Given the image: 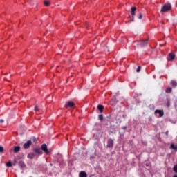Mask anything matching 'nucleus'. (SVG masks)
Returning <instances> with one entry per match:
<instances>
[{
  "label": "nucleus",
  "instance_id": "a878e982",
  "mask_svg": "<svg viewBox=\"0 0 177 177\" xmlns=\"http://www.w3.org/2000/svg\"><path fill=\"white\" fill-rule=\"evenodd\" d=\"M167 107H169V106H170V103H169V102H167Z\"/></svg>",
  "mask_w": 177,
  "mask_h": 177
},
{
  "label": "nucleus",
  "instance_id": "20e7f679",
  "mask_svg": "<svg viewBox=\"0 0 177 177\" xmlns=\"http://www.w3.org/2000/svg\"><path fill=\"white\" fill-rule=\"evenodd\" d=\"M106 147H108L109 149H113V147H114V140H113V139H108Z\"/></svg>",
  "mask_w": 177,
  "mask_h": 177
},
{
  "label": "nucleus",
  "instance_id": "f8f14e48",
  "mask_svg": "<svg viewBox=\"0 0 177 177\" xmlns=\"http://www.w3.org/2000/svg\"><path fill=\"white\" fill-rule=\"evenodd\" d=\"M97 109H98L100 113H102L103 111V110H104V106H103V105L99 104L97 106Z\"/></svg>",
  "mask_w": 177,
  "mask_h": 177
},
{
  "label": "nucleus",
  "instance_id": "bb28decb",
  "mask_svg": "<svg viewBox=\"0 0 177 177\" xmlns=\"http://www.w3.org/2000/svg\"><path fill=\"white\" fill-rule=\"evenodd\" d=\"M3 121H4L3 119H1V120H0L1 124L3 123Z\"/></svg>",
  "mask_w": 177,
  "mask_h": 177
},
{
  "label": "nucleus",
  "instance_id": "aec40b11",
  "mask_svg": "<svg viewBox=\"0 0 177 177\" xmlns=\"http://www.w3.org/2000/svg\"><path fill=\"white\" fill-rule=\"evenodd\" d=\"M6 167H8V168H10L12 167V162H8L6 163Z\"/></svg>",
  "mask_w": 177,
  "mask_h": 177
},
{
  "label": "nucleus",
  "instance_id": "5701e85b",
  "mask_svg": "<svg viewBox=\"0 0 177 177\" xmlns=\"http://www.w3.org/2000/svg\"><path fill=\"white\" fill-rule=\"evenodd\" d=\"M142 17H143V15H142V13H140V14H139V16H138V19H139L140 20H142Z\"/></svg>",
  "mask_w": 177,
  "mask_h": 177
},
{
  "label": "nucleus",
  "instance_id": "0eeeda50",
  "mask_svg": "<svg viewBox=\"0 0 177 177\" xmlns=\"http://www.w3.org/2000/svg\"><path fill=\"white\" fill-rule=\"evenodd\" d=\"M149 42V39L142 40L140 43V46L141 48H145V46H147V44Z\"/></svg>",
  "mask_w": 177,
  "mask_h": 177
},
{
  "label": "nucleus",
  "instance_id": "393cba45",
  "mask_svg": "<svg viewBox=\"0 0 177 177\" xmlns=\"http://www.w3.org/2000/svg\"><path fill=\"white\" fill-rule=\"evenodd\" d=\"M3 147L0 146V153H3Z\"/></svg>",
  "mask_w": 177,
  "mask_h": 177
},
{
  "label": "nucleus",
  "instance_id": "7ed1b4c3",
  "mask_svg": "<svg viewBox=\"0 0 177 177\" xmlns=\"http://www.w3.org/2000/svg\"><path fill=\"white\" fill-rule=\"evenodd\" d=\"M136 12V7L133 6L131 8V15L132 16V20L129 21V23H132L133 19H135V12Z\"/></svg>",
  "mask_w": 177,
  "mask_h": 177
},
{
  "label": "nucleus",
  "instance_id": "a211bd4d",
  "mask_svg": "<svg viewBox=\"0 0 177 177\" xmlns=\"http://www.w3.org/2000/svg\"><path fill=\"white\" fill-rule=\"evenodd\" d=\"M44 5H45V6H49V5H50V2H49V1H48V0H45Z\"/></svg>",
  "mask_w": 177,
  "mask_h": 177
},
{
  "label": "nucleus",
  "instance_id": "f3484780",
  "mask_svg": "<svg viewBox=\"0 0 177 177\" xmlns=\"http://www.w3.org/2000/svg\"><path fill=\"white\" fill-rule=\"evenodd\" d=\"M166 93H171V92H172V88L169 87L166 89L165 91Z\"/></svg>",
  "mask_w": 177,
  "mask_h": 177
},
{
  "label": "nucleus",
  "instance_id": "2eb2a0df",
  "mask_svg": "<svg viewBox=\"0 0 177 177\" xmlns=\"http://www.w3.org/2000/svg\"><path fill=\"white\" fill-rule=\"evenodd\" d=\"M170 148L173 150H177V145H175V144H171Z\"/></svg>",
  "mask_w": 177,
  "mask_h": 177
},
{
  "label": "nucleus",
  "instance_id": "ddd939ff",
  "mask_svg": "<svg viewBox=\"0 0 177 177\" xmlns=\"http://www.w3.org/2000/svg\"><path fill=\"white\" fill-rule=\"evenodd\" d=\"M20 151V146H16L14 147V153H19Z\"/></svg>",
  "mask_w": 177,
  "mask_h": 177
},
{
  "label": "nucleus",
  "instance_id": "c756f323",
  "mask_svg": "<svg viewBox=\"0 0 177 177\" xmlns=\"http://www.w3.org/2000/svg\"><path fill=\"white\" fill-rule=\"evenodd\" d=\"M173 177H177V174L174 175Z\"/></svg>",
  "mask_w": 177,
  "mask_h": 177
},
{
  "label": "nucleus",
  "instance_id": "423d86ee",
  "mask_svg": "<svg viewBox=\"0 0 177 177\" xmlns=\"http://www.w3.org/2000/svg\"><path fill=\"white\" fill-rule=\"evenodd\" d=\"M41 150L46 153V154H49V150H48V146L46 144H43L41 145Z\"/></svg>",
  "mask_w": 177,
  "mask_h": 177
},
{
  "label": "nucleus",
  "instance_id": "f03ea898",
  "mask_svg": "<svg viewBox=\"0 0 177 177\" xmlns=\"http://www.w3.org/2000/svg\"><path fill=\"white\" fill-rule=\"evenodd\" d=\"M172 9V6L171 3H167L161 7L160 13H167V12H169Z\"/></svg>",
  "mask_w": 177,
  "mask_h": 177
},
{
  "label": "nucleus",
  "instance_id": "cd10ccee",
  "mask_svg": "<svg viewBox=\"0 0 177 177\" xmlns=\"http://www.w3.org/2000/svg\"><path fill=\"white\" fill-rule=\"evenodd\" d=\"M165 133V135H166L167 136H168L169 131H166Z\"/></svg>",
  "mask_w": 177,
  "mask_h": 177
},
{
  "label": "nucleus",
  "instance_id": "9d476101",
  "mask_svg": "<svg viewBox=\"0 0 177 177\" xmlns=\"http://www.w3.org/2000/svg\"><path fill=\"white\" fill-rule=\"evenodd\" d=\"M155 114H159V117H164V111L162 110L156 109Z\"/></svg>",
  "mask_w": 177,
  "mask_h": 177
},
{
  "label": "nucleus",
  "instance_id": "1a4fd4ad",
  "mask_svg": "<svg viewBox=\"0 0 177 177\" xmlns=\"http://www.w3.org/2000/svg\"><path fill=\"white\" fill-rule=\"evenodd\" d=\"M74 106H75V104H74V102H73V101H69L66 104H65V107L67 109L68 107L71 108V107H74Z\"/></svg>",
  "mask_w": 177,
  "mask_h": 177
},
{
  "label": "nucleus",
  "instance_id": "412c9836",
  "mask_svg": "<svg viewBox=\"0 0 177 177\" xmlns=\"http://www.w3.org/2000/svg\"><path fill=\"white\" fill-rule=\"evenodd\" d=\"M98 120H100V121H103V115H99Z\"/></svg>",
  "mask_w": 177,
  "mask_h": 177
},
{
  "label": "nucleus",
  "instance_id": "4be33fe9",
  "mask_svg": "<svg viewBox=\"0 0 177 177\" xmlns=\"http://www.w3.org/2000/svg\"><path fill=\"white\" fill-rule=\"evenodd\" d=\"M140 70H142V67L138 66V68H137V69H136V72H137V73H140Z\"/></svg>",
  "mask_w": 177,
  "mask_h": 177
},
{
  "label": "nucleus",
  "instance_id": "c85d7f7f",
  "mask_svg": "<svg viewBox=\"0 0 177 177\" xmlns=\"http://www.w3.org/2000/svg\"><path fill=\"white\" fill-rule=\"evenodd\" d=\"M122 129H124V130L127 129V126L123 127Z\"/></svg>",
  "mask_w": 177,
  "mask_h": 177
},
{
  "label": "nucleus",
  "instance_id": "f257e3e1",
  "mask_svg": "<svg viewBox=\"0 0 177 177\" xmlns=\"http://www.w3.org/2000/svg\"><path fill=\"white\" fill-rule=\"evenodd\" d=\"M37 154H39V156H42L44 154V152H42V150H41V148H34L33 152H31L28 154L27 157L28 158H30V160H33L35 158V156Z\"/></svg>",
  "mask_w": 177,
  "mask_h": 177
},
{
  "label": "nucleus",
  "instance_id": "6ab92c4d",
  "mask_svg": "<svg viewBox=\"0 0 177 177\" xmlns=\"http://www.w3.org/2000/svg\"><path fill=\"white\" fill-rule=\"evenodd\" d=\"M173 171H174V172L177 174V164L174 166Z\"/></svg>",
  "mask_w": 177,
  "mask_h": 177
},
{
  "label": "nucleus",
  "instance_id": "4468645a",
  "mask_svg": "<svg viewBox=\"0 0 177 177\" xmlns=\"http://www.w3.org/2000/svg\"><path fill=\"white\" fill-rule=\"evenodd\" d=\"M19 166L21 167V168H24L26 167V164H24V162L23 161H19Z\"/></svg>",
  "mask_w": 177,
  "mask_h": 177
},
{
  "label": "nucleus",
  "instance_id": "dca6fc26",
  "mask_svg": "<svg viewBox=\"0 0 177 177\" xmlns=\"http://www.w3.org/2000/svg\"><path fill=\"white\" fill-rule=\"evenodd\" d=\"M171 86H174V88H175V86H177V83H176V82L175 80H172V81L171 82Z\"/></svg>",
  "mask_w": 177,
  "mask_h": 177
},
{
  "label": "nucleus",
  "instance_id": "9b49d317",
  "mask_svg": "<svg viewBox=\"0 0 177 177\" xmlns=\"http://www.w3.org/2000/svg\"><path fill=\"white\" fill-rule=\"evenodd\" d=\"M88 175L86 174V172L85 171H81L80 174H79V177H87Z\"/></svg>",
  "mask_w": 177,
  "mask_h": 177
},
{
  "label": "nucleus",
  "instance_id": "b1692460",
  "mask_svg": "<svg viewBox=\"0 0 177 177\" xmlns=\"http://www.w3.org/2000/svg\"><path fill=\"white\" fill-rule=\"evenodd\" d=\"M35 111H39V108H38L37 106H35V109H34Z\"/></svg>",
  "mask_w": 177,
  "mask_h": 177
},
{
  "label": "nucleus",
  "instance_id": "6e6552de",
  "mask_svg": "<svg viewBox=\"0 0 177 177\" xmlns=\"http://www.w3.org/2000/svg\"><path fill=\"white\" fill-rule=\"evenodd\" d=\"M175 59V55L172 53H170L167 56V60L169 62H172V60Z\"/></svg>",
  "mask_w": 177,
  "mask_h": 177
},
{
  "label": "nucleus",
  "instance_id": "39448f33",
  "mask_svg": "<svg viewBox=\"0 0 177 177\" xmlns=\"http://www.w3.org/2000/svg\"><path fill=\"white\" fill-rule=\"evenodd\" d=\"M32 145V141L31 140H28L26 143L24 144V149H30V146Z\"/></svg>",
  "mask_w": 177,
  "mask_h": 177
}]
</instances>
